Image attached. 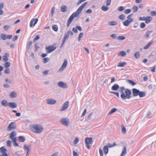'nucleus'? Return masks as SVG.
Listing matches in <instances>:
<instances>
[{
  "instance_id": "nucleus-11",
  "label": "nucleus",
  "mask_w": 156,
  "mask_h": 156,
  "mask_svg": "<svg viewBox=\"0 0 156 156\" xmlns=\"http://www.w3.org/2000/svg\"><path fill=\"white\" fill-rule=\"evenodd\" d=\"M38 21V19H32L30 23V26L31 27H34L35 26V25L37 23V21Z\"/></svg>"
},
{
  "instance_id": "nucleus-42",
  "label": "nucleus",
  "mask_w": 156,
  "mask_h": 156,
  "mask_svg": "<svg viewBox=\"0 0 156 156\" xmlns=\"http://www.w3.org/2000/svg\"><path fill=\"white\" fill-rule=\"evenodd\" d=\"M125 39V37L122 36H119L117 38L118 40L121 41L124 40Z\"/></svg>"
},
{
  "instance_id": "nucleus-20",
  "label": "nucleus",
  "mask_w": 156,
  "mask_h": 156,
  "mask_svg": "<svg viewBox=\"0 0 156 156\" xmlns=\"http://www.w3.org/2000/svg\"><path fill=\"white\" fill-rule=\"evenodd\" d=\"M145 23H149L152 20V18L151 16L146 17L145 19Z\"/></svg>"
},
{
  "instance_id": "nucleus-50",
  "label": "nucleus",
  "mask_w": 156,
  "mask_h": 156,
  "mask_svg": "<svg viewBox=\"0 0 156 156\" xmlns=\"http://www.w3.org/2000/svg\"><path fill=\"white\" fill-rule=\"evenodd\" d=\"M156 69V66L155 65H154L153 68H152V67L150 68V69H151V71L153 72H155Z\"/></svg>"
},
{
  "instance_id": "nucleus-48",
  "label": "nucleus",
  "mask_w": 156,
  "mask_h": 156,
  "mask_svg": "<svg viewBox=\"0 0 156 156\" xmlns=\"http://www.w3.org/2000/svg\"><path fill=\"white\" fill-rule=\"evenodd\" d=\"M7 145L8 146L11 147L12 145L11 141L9 140H8L6 142Z\"/></svg>"
},
{
  "instance_id": "nucleus-24",
  "label": "nucleus",
  "mask_w": 156,
  "mask_h": 156,
  "mask_svg": "<svg viewBox=\"0 0 156 156\" xmlns=\"http://www.w3.org/2000/svg\"><path fill=\"white\" fill-rule=\"evenodd\" d=\"M25 139L23 136H20L19 137L18 141L21 142L23 143L25 141Z\"/></svg>"
},
{
  "instance_id": "nucleus-5",
  "label": "nucleus",
  "mask_w": 156,
  "mask_h": 156,
  "mask_svg": "<svg viewBox=\"0 0 156 156\" xmlns=\"http://www.w3.org/2000/svg\"><path fill=\"white\" fill-rule=\"evenodd\" d=\"M61 123L66 126H68L69 123V119L66 118H63L60 120Z\"/></svg>"
},
{
  "instance_id": "nucleus-35",
  "label": "nucleus",
  "mask_w": 156,
  "mask_h": 156,
  "mask_svg": "<svg viewBox=\"0 0 156 156\" xmlns=\"http://www.w3.org/2000/svg\"><path fill=\"white\" fill-rule=\"evenodd\" d=\"M10 63L9 62H6L4 64V67L5 68H8L10 66Z\"/></svg>"
},
{
  "instance_id": "nucleus-8",
  "label": "nucleus",
  "mask_w": 156,
  "mask_h": 156,
  "mask_svg": "<svg viewBox=\"0 0 156 156\" xmlns=\"http://www.w3.org/2000/svg\"><path fill=\"white\" fill-rule=\"evenodd\" d=\"M16 128V123L14 122H12L10 123L7 128V130L10 131L12 130L15 129Z\"/></svg>"
},
{
  "instance_id": "nucleus-46",
  "label": "nucleus",
  "mask_w": 156,
  "mask_h": 156,
  "mask_svg": "<svg viewBox=\"0 0 156 156\" xmlns=\"http://www.w3.org/2000/svg\"><path fill=\"white\" fill-rule=\"evenodd\" d=\"M122 132L123 133H126V128L124 127L123 125H122Z\"/></svg>"
},
{
  "instance_id": "nucleus-30",
  "label": "nucleus",
  "mask_w": 156,
  "mask_h": 156,
  "mask_svg": "<svg viewBox=\"0 0 156 156\" xmlns=\"http://www.w3.org/2000/svg\"><path fill=\"white\" fill-rule=\"evenodd\" d=\"M126 147H123V149L122 150V153L120 156H124L126 154Z\"/></svg>"
},
{
  "instance_id": "nucleus-51",
  "label": "nucleus",
  "mask_w": 156,
  "mask_h": 156,
  "mask_svg": "<svg viewBox=\"0 0 156 156\" xmlns=\"http://www.w3.org/2000/svg\"><path fill=\"white\" fill-rule=\"evenodd\" d=\"M146 25L144 23H141L140 24V27L141 28L143 29L145 27Z\"/></svg>"
},
{
  "instance_id": "nucleus-26",
  "label": "nucleus",
  "mask_w": 156,
  "mask_h": 156,
  "mask_svg": "<svg viewBox=\"0 0 156 156\" xmlns=\"http://www.w3.org/2000/svg\"><path fill=\"white\" fill-rule=\"evenodd\" d=\"M1 104L3 106H7L8 105L7 101L5 100H2Z\"/></svg>"
},
{
  "instance_id": "nucleus-60",
  "label": "nucleus",
  "mask_w": 156,
  "mask_h": 156,
  "mask_svg": "<svg viewBox=\"0 0 156 156\" xmlns=\"http://www.w3.org/2000/svg\"><path fill=\"white\" fill-rule=\"evenodd\" d=\"M10 28V26L9 25L5 26L4 27V29L5 30H7Z\"/></svg>"
},
{
  "instance_id": "nucleus-37",
  "label": "nucleus",
  "mask_w": 156,
  "mask_h": 156,
  "mask_svg": "<svg viewBox=\"0 0 156 156\" xmlns=\"http://www.w3.org/2000/svg\"><path fill=\"white\" fill-rule=\"evenodd\" d=\"M52 28V29L55 31H57L58 30V27L56 25H53Z\"/></svg>"
},
{
  "instance_id": "nucleus-33",
  "label": "nucleus",
  "mask_w": 156,
  "mask_h": 156,
  "mask_svg": "<svg viewBox=\"0 0 156 156\" xmlns=\"http://www.w3.org/2000/svg\"><path fill=\"white\" fill-rule=\"evenodd\" d=\"M103 150L105 154H106L108 152V148L107 146H104Z\"/></svg>"
},
{
  "instance_id": "nucleus-41",
  "label": "nucleus",
  "mask_w": 156,
  "mask_h": 156,
  "mask_svg": "<svg viewBox=\"0 0 156 156\" xmlns=\"http://www.w3.org/2000/svg\"><path fill=\"white\" fill-rule=\"evenodd\" d=\"M134 56L136 58H140V53L139 51L137 52L134 55Z\"/></svg>"
},
{
  "instance_id": "nucleus-54",
  "label": "nucleus",
  "mask_w": 156,
  "mask_h": 156,
  "mask_svg": "<svg viewBox=\"0 0 156 156\" xmlns=\"http://www.w3.org/2000/svg\"><path fill=\"white\" fill-rule=\"evenodd\" d=\"M79 141V139L77 137H76L75 138L74 140L73 141V143L75 144H76L78 143Z\"/></svg>"
},
{
  "instance_id": "nucleus-62",
  "label": "nucleus",
  "mask_w": 156,
  "mask_h": 156,
  "mask_svg": "<svg viewBox=\"0 0 156 156\" xmlns=\"http://www.w3.org/2000/svg\"><path fill=\"white\" fill-rule=\"evenodd\" d=\"M99 151L100 156H103V154L101 149L100 148L99 149Z\"/></svg>"
},
{
  "instance_id": "nucleus-44",
  "label": "nucleus",
  "mask_w": 156,
  "mask_h": 156,
  "mask_svg": "<svg viewBox=\"0 0 156 156\" xmlns=\"http://www.w3.org/2000/svg\"><path fill=\"white\" fill-rule=\"evenodd\" d=\"M116 145V143L115 142H114L112 144H111L110 143H108V144L107 145V146L108 147H111L115 146Z\"/></svg>"
},
{
  "instance_id": "nucleus-58",
  "label": "nucleus",
  "mask_w": 156,
  "mask_h": 156,
  "mask_svg": "<svg viewBox=\"0 0 156 156\" xmlns=\"http://www.w3.org/2000/svg\"><path fill=\"white\" fill-rule=\"evenodd\" d=\"M49 58L47 57L44 59V63H46L48 62L49 61Z\"/></svg>"
},
{
  "instance_id": "nucleus-57",
  "label": "nucleus",
  "mask_w": 156,
  "mask_h": 156,
  "mask_svg": "<svg viewBox=\"0 0 156 156\" xmlns=\"http://www.w3.org/2000/svg\"><path fill=\"white\" fill-rule=\"evenodd\" d=\"M131 12V10L130 9H127L126 10L124 11V12L126 14H127L130 13Z\"/></svg>"
},
{
  "instance_id": "nucleus-55",
  "label": "nucleus",
  "mask_w": 156,
  "mask_h": 156,
  "mask_svg": "<svg viewBox=\"0 0 156 156\" xmlns=\"http://www.w3.org/2000/svg\"><path fill=\"white\" fill-rule=\"evenodd\" d=\"M132 15H133V14H131L130 15H129L127 17V18L128 19V20H132V22L133 21V19H132L131 18V17L132 16Z\"/></svg>"
},
{
  "instance_id": "nucleus-18",
  "label": "nucleus",
  "mask_w": 156,
  "mask_h": 156,
  "mask_svg": "<svg viewBox=\"0 0 156 156\" xmlns=\"http://www.w3.org/2000/svg\"><path fill=\"white\" fill-rule=\"evenodd\" d=\"M73 19L74 18L73 17V16H72L71 15L67 22V26L68 27L69 26V25H70V24L71 23Z\"/></svg>"
},
{
  "instance_id": "nucleus-2",
  "label": "nucleus",
  "mask_w": 156,
  "mask_h": 156,
  "mask_svg": "<svg viewBox=\"0 0 156 156\" xmlns=\"http://www.w3.org/2000/svg\"><path fill=\"white\" fill-rule=\"evenodd\" d=\"M30 129L33 132L37 133H40L43 130V127L40 125L37 124L31 126Z\"/></svg>"
},
{
  "instance_id": "nucleus-21",
  "label": "nucleus",
  "mask_w": 156,
  "mask_h": 156,
  "mask_svg": "<svg viewBox=\"0 0 156 156\" xmlns=\"http://www.w3.org/2000/svg\"><path fill=\"white\" fill-rule=\"evenodd\" d=\"M9 56V54L8 53H5V55L3 56V60L5 62H6L8 60V57Z\"/></svg>"
},
{
  "instance_id": "nucleus-52",
  "label": "nucleus",
  "mask_w": 156,
  "mask_h": 156,
  "mask_svg": "<svg viewBox=\"0 0 156 156\" xmlns=\"http://www.w3.org/2000/svg\"><path fill=\"white\" fill-rule=\"evenodd\" d=\"M1 37L3 40L6 39V35L4 34H2L1 35Z\"/></svg>"
},
{
  "instance_id": "nucleus-36",
  "label": "nucleus",
  "mask_w": 156,
  "mask_h": 156,
  "mask_svg": "<svg viewBox=\"0 0 156 156\" xmlns=\"http://www.w3.org/2000/svg\"><path fill=\"white\" fill-rule=\"evenodd\" d=\"M15 154L17 156H21L23 155L22 151H19L15 153Z\"/></svg>"
},
{
  "instance_id": "nucleus-40",
  "label": "nucleus",
  "mask_w": 156,
  "mask_h": 156,
  "mask_svg": "<svg viewBox=\"0 0 156 156\" xmlns=\"http://www.w3.org/2000/svg\"><path fill=\"white\" fill-rule=\"evenodd\" d=\"M101 9L104 11H107L109 9V8L105 5H103L101 7Z\"/></svg>"
},
{
  "instance_id": "nucleus-3",
  "label": "nucleus",
  "mask_w": 156,
  "mask_h": 156,
  "mask_svg": "<svg viewBox=\"0 0 156 156\" xmlns=\"http://www.w3.org/2000/svg\"><path fill=\"white\" fill-rule=\"evenodd\" d=\"M87 2H86L83 3L77 9L76 11L73 13L71 15L73 16V17L74 18L75 17H78L80 14L81 13L82 11L87 4Z\"/></svg>"
},
{
  "instance_id": "nucleus-64",
  "label": "nucleus",
  "mask_w": 156,
  "mask_h": 156,
  "mask_svg": "<svg viewBox=\"0 0 156 156\" xmlns=\"http://www.w3.org/2000/svg\"><path fill=\"white\" fill-rule=\"evenodd\" d=\"M151 14L152 16H156V11H152L151 12Z\"/></svg>"
},
{
  "instance_id": "nucleus-9",
  "label": "nucleus",
  "mask_w": 156,
  "mask_h": 156,
  "mask_svg": "<svg viewBox=\"0 0 156 156\" xmlns=\"http://www.w3.org/2000/svg\"><path fill=\"white\" fill-rule=\"evenodd\" d=\"M25 150L27 151V154L26 156L29 155V153L30 152L31 149V147L30 145L25 144L24 146Z\"/></svg>"
},
{
  "instance_id": "nucleus-43",
  "label": "nucleus",
  "mask_w": 156,
  "mask_h": 156,
  "mask_svg": "<svg viewBox=\"0 0 156 156\" xmlns=\"http://www.w3.org/2000/svg\"><path fill=\"white\" fill-rule=\"evenodd\" d=\"M119 18L120 20H124L125 19V16L124 14H122L119 16Z\"/></svg>"
},
{
  "instance_id": "nucleus-49",
  "label": "nucleus",
  "mask_w": 156,
  "mask_h": 156,
  "mask_svg": "<svg viewBox=\"0 0 156 156\" xmlns=\"http://www.w3.org/2000/svg\"><path fill=\"white\" fill-rule=\"evenodd\" d=\"M13 143V144L14 147L19 146V145L16 142V140L15 139L14 140L12 141Z\"/></svg>"
},
{
  "instance_id": "nucleus-28",
  "label": "nucleus",
  "mask_w": 156,
  "mask_h": 156,
  "mask_svg": "<svg viewBox=\"0 0 156 156\" xmlns=\"http://www.w3.org/2000/svg\"><path fill=\"white\" fill-rule=\"evenodd\" d=\"M146 94L145 92L144 91H140L139 95L140 97H143L145 96Z\"/></svg>"
},
{
  "instance_id": "nucleus-12",
  "label": "nucleus",
  "mask_w": 156,
  "mask_h": 156,
  "mask_svg": "<svg viewBox=\"0 0 156 156\" xmlns=\"http://www.w3.org/2000/svg\"><path fill=\"white\" fill-rule=\"evenodd\" d=\"M16 133L14 131H12L10 134L9 137L12 141L14 140V139L16 140Z\"/></svg>"
},
{
  "instance_id": "nucleus-19",
  "label": "nucleus",
  "mask_w": 156,
  "mask_h": 156,
  "mask_svg": "<svg viewBox=\"0 0 156 156\" xmlns=\"http://www.w3.org/2000/svg\"><path fill=\"white\" fill-rule=\"evenodd\" d=\"M132 22V20H126L123 22V24L124 26H128Z\"/></svg>"
},
{
  "instance_id": "nucleus-6",
  "label": "nucleus",
  "mask_w": 156,
  "mask_h": 156,
  "mask_svg": "<svg viewBox=\"0 0 156 156\" xmlns=\"http://www.w3.org/2000/svg\"><path fill=\"white\" fill-rule=\"evenodd\" d=\"M56 47L54 46L50 45L45 48V50H47V52L49 53L54 51Z\"/></svg>"
},
{
  "instance_id": "nucleus-34",
  "label": "nucleus",
  "mask_w": 156,
  "mask_h": 156,
  "mask_svg": "<svg viewBox=\"0 0 156 156\" xmlns=\"http://www.w3.org/2000/svg\"><path fill=\"white\" fill-rule=\"evenodd\" d=\"M108 24L110 26H114L117 24V23L115 21H110L109 22Z\"/></svg>"
},
{
  "instance_id": "nucleus-38",
  "label": "nucleus",
  "mask_w": 156,
  "mask_h": 156,
  "mask_svg": "<svg viewBox=\"0 0 156 156\" xmlns=\"http://www.w3.org/2000/svg\"><path fill=\"white\" fill-rule=\"evenodd\" d=\"M127 81L128 83H129L131 85L133 86L136 85V83L134 82L132 80H127Z\"/></svg>"
},
{
  "instance_id": "nucleus-31",
  "label": "nucleus",
  "mask_w": 156,
  "mask_h": 156,
  "mask_svg": "<svg viewBox=\"0 0 156 156\" xmlns=\"http://www.w3.org/2000/svg\"><path fill=\"white\" fill-rule=\"evenodd\" d=\"M7 151V150L6 149L4 146L0 148V153H3Z\"/></svg>"
},
{
  "instance_id": "nucleus-27",
  "label": "nucleus",
  "mask_w": 156,
  "mask_h": 156,
  "mask_svg": "<svg viewBox=\"0 0 156 156\" xmlns=\"http://www.w3.org/2000/svg\"><path fill=\"white\" fill-rule=\"evenodd\" d=\"M117 110V109L116 108H112L108 114V115H111L112 113L115 112Z\"/></svg>"
},
{
  "instance_id": "nucleus-32",
  "label": "nucleus",
  "mask_w": 156,
  "mask_h": 156,
  "mask_svg": "<svg viewBox=\"0 0 156 156\" xmlns=\"http://www.w3.org/2000/svg\"><path fill=\"white\" fill-rule=\"evenodd\" d=\"M126 55V53L124 51H120L118 54V55H120L122 57H123Z\"/></svg>"
},
{
  "instance_id": "nucleus-59",
  "label": "nucleus",
  "mask_w": 156,
  "mask_h": 156,
  "mask_svg": "<svg viewBox=\"0 0 156 156\" xmlns=\"http://www.w3.org/2000/svg\"><path fill=\"white\" fill-rule=\"evenodd\" d=\"M112 0H106V5L107 6H109Z\"/></svg>"
},
{
  "instance_id": "nucleus-10",
  "label": "nucleus",
  "mask_w": 156,
  "mask_h": 156,
  "mask_svg": "<svg viewBox=\"0 0 156 156\" xmlns=\"http://www.w3.org/2000/svg\"><path fill=\"white\" fill-rule=\"evenodd\" d=\"M67 62L66 59H65L62 65V66L59 69L58 72L63 71L66 67L67 65Z\"/></svg>"
},
{
  "instance_id": "nucleus-61",
  "label": "nucleus",
  "mask_w": 156,
  "mask_h": 156,
  "mask_svg": "<svg viewBox=\"0 0 156 156\" xmlns=\"http://www.w3.org/2000/svg\"><path fill=\"white\" fill-rule=\"evenodd\" d=\"M124 7L123 6H120L119 8L118 11H122L124 10Z\"/></svg>"
},
{
  "instance_id": "nucleus-16",
  "label": "nucleus",
  "mask_w": 156,
  "mask_h": 156,
  "mask_svg": "<svg viewBox=\"0 0 156 156\" xmlns=\"http://www.w3.org/2000/svg\"><path fill=\"white\" fill-rule=\"evenodd\" d=\"M92 139L91 138H87L85 139L86 144H90L92 143Z\"/></svg>"
},
{
  "instance_id": "nucleus-47",
  "label": "nucleus",
  "mask_w": 156,
  "mask_h": 156,
  "mask_svg": "<svg viewBox=\"0 0 156 156\" xmlns=\"http://www.w3.org/2000/svg\"><path fill=\"white\" fill-rule=\"evenodd\" d=\"M40 37L39 35H36L33 41L34 42H35L40 38Z\"/></svg>"
},
{
  "instance_id": "nucleus-4",
  "label": "nucleus",
  "mask_w": 156,
  "mask_h": 156,
  "mask_svg": "<svg viewBox=\"0 0 156 156\" xmlns=\"http://www.w3.org/2000/svg\"><path fill=\"white\" fill-rule=\"evenodd\" d=\"M73 33L71 30H69L67 33H66L62 39V42L61 46L66 42V41L69 38V35L73 36Z\"/></svg>"
},
{
  "instance_id": "nucleus-25",
  "label": "nucleus",
  "mask_w": 156,
  "mask_h": 156,
  "mask_svg": "<svg viewBox=\"0 0 156 156\" xmlns=\"http://www.w3.org/2000/svg\"><path fill=\"white\" fill-rule=\"evenodd\" d=\"M16 93L15 91H13L11 92L9 96L11 98H14L16 97Z\"/></svg>"
},
{
  "instance_id": "nucleus-29",
  "label": "nucleus",
  "mask_w": 156,
  "mask_h": 156,
  "mask_svg": "<svg viewBox=\"0 0 156 156\" xmlns=\"http://www.w3.org/2000/svg\"><path fill=\"white\" fill-rule=\"evenodd\" d=\"M126 62H119L117 66L118 67H122L126 65Z\"/></svg>"
},
{
  "instance_id": "nucleus-22",
  "label": "nucleus",
  "mask_w": 156,
  "mask_h": 156,
  "mask_svg": "<svg viewBox=\"0 0 156 156\" xmlns=\"http://www.w3.org/2000/svg\"><path fill=\"white\" fill-rule=\"evenodd\" d=\"M119 87V86L118 84H115L112 87V89L114 90H116Z\"/></svg>"
},
{
  "instance_id": "nucleus-17",
  "label": "nucleus",
  "mask_w": 156,
  "mask_h": 156,
  "mask_svg": "<svg viewBox=\"0 0 156 156\" xmlns=\"http://www.w3.org/2000/svg\"><path fill=\"white\" fill-rule=\"evenodd\" d=\"M9 106L11 108H14L17 107V105L14 102H9L8 103Z\"/></svg>"
},
{
  "instance_id": "nucleus-14",
  "label": "nucleus",
  "mask_w": 156,
  "mask_h": 156,
  "mask_svg": "<svg viewBox=\"0 0 156 156\" xmlns=\"http://www.w3.org/2000/svg\"><path fill=\"white\" fill-rule=\"evenodd\" d=\"M140 91L135 88H133L132 89V92L133 96L136 97L139 95Z\"/></svg>"
},
{
  "instance_id": "nucleus-53",
  "label": "nucleus",
  "mask_w": 156,
  "mask_h": 156,
  "mask_svg": "<svg viewBox=\"0 0 156 156\" xmlns=\"http://www.w3.org/2000/svg\"><path fill=\"white\" fill-rule=\"evenodd\" d=\"M133 11L134 12H136L138 10V8L136 6H134L133 8Z\"/></svg>"
},
{
  "instance_id": "nucleus-1",
  "label": "nucleus",
  "mask_w": 156,
  "mask_h": 156,
  "mask_svg": "<svg viewBox=\"0 0 156 156\" xmlns=\"http://www.w3.org/2000/svg\"><path fill=\"white\" fill-rule=\"evenodd\" d=\"M120 92L121 93V98L123 100L129 99L131 98V92L129 89H125L124 87H120Z\"/></svg>"
},
{
  "instance_id": "nucleus-15",
  "label": "nucleus",
  "mask_w": 156,
  "mask_h": 156,
  "mask_svg": "<svg viewBox=\"0 0 156 156\" xmlns=\"http://www.w3.org/2000/svg\"><path fill=\"white\" fill-rule=\"evenodd\" d=\"M47 103L49 105H54L55 104L56 102V100L52 99H49L47 100Z\"/></svg>"
},
{
  "instance_id": "nucleus-7",
  "label": "nucleus",
  "mask_w": 156,
  "mask_h": 156,
  "mask_svg": "<svg viewBox=\"0 0 156 156\" xmlns=\"http://www.w3.org/2000/svg\"><path fill=\"white\" fill-rule=\"evenodd\" d=\"M69 104V102L68 101H66L60 109V111L63 112L67 109L68 108Z\"/></svg>"
},
{
  "instance_id": "nucleus-56",
  "label": "nucleus",
  "mask_w": 156,
  "mask_h": 156,
  "mask_svg": "<svg viewBox=\"0 0 156 156\" xmlns=\"http://www.w3.org/2000/svg\"><path fill=\"white\" fill-rule=\"evenodd\" d=\"M6 69L4 71V73L5 74H9L10 73V70L9 68H6Z\"/></svg>"
},
{
  "instance_id": "nucleus-39",
  "label": "nucleus",
  "mask_w": 156,
  "mask_h": 156,
  "mask_svg": "<svg viewBox=\"0 0 156 156\" xmlns=\"http://www.w3.org/2000/svg\"><path fill=\"white\" fill-rule=\"evenodd\" d=\"M61 10L62 12H65L66 10V6L63 5L61 8Z\"/></svg>"
},
{
  "instance_id": "nucleus-13",
  "label": "nucleus",
  "mask_w": 156,
  "mask_h": 156,
  "mask_svg": "<svg viewBox=\"0 0 156 156\" xmlns=\"http://www.w3.org/2000/svg\"><path fill=\"white\" fill-rule=\"evenodd\" d=\"M58 85L62 88H66L67 87V84L64 82H60L58 83Z\"/></svg>"
},
{
  "instance_id": "nucleus-23",
  "label": "nucleus",
  "mask_w": 156,
  "mask_h": 156,
  "mask_svg": "<svg viewBox=\"0 0 156 156\" xmlns=\"http://www.w3.org/2000/svg\"><path fill=\"white\" fill-rule=\"evenodd\" d=\"M95 118V117L94 116L93 113H91L90 114L88 117V119L89 120H92Z\"/></svg>"
},
{
  "instance_id": "nucleus-45",
  "label": "nucleus",
  "mask_w": 156,
  "mask_h": 156,
  "mask_svg": "<svg viewBox=\"0 0 156 156\" xmlns=\"http://www.w3.org/2000/svg\"><path fill=\"white\" fill-rule=\"evenodd\" d=\"M152 32V31H146V32L145 33V37H147L149 36V34H150Z\"/></svg>"
},
{
  "instance_id": "nucleus-63",
  "label": "nucleus",
  "mask_w": 156,
  "mask_h": 156,
  "mask_svg": "<svg viewBox=\"0 0 156 156\" xmlns=\"http://www.w3.org/2000/svg\"><path fill=\"white\" fill-rule=\"evenodd\" d=\"M111 37L114 39H116L117 37L116 34H111L110 36Z\"/></svg>"
}]
</instances>
